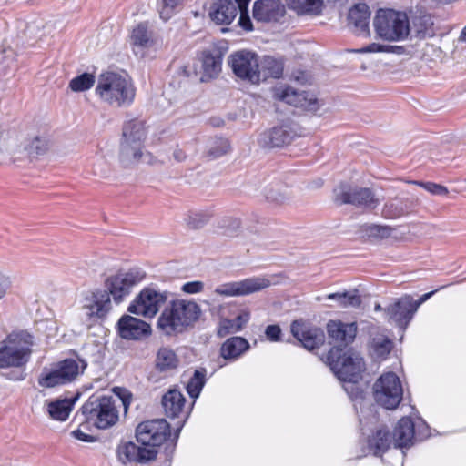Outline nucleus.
<instances>
[{"mask_svg": "<svg viewBox=\"0 0 466 466\" xmlns=\"http://www.w3.org/2000/svg\"><path fill=\"white\" fill-rule=\"evenodd\" d=\"M201 313L200 306L192 299H173L158 317L157 329L167 336L182 333L199 319Z\"/></svg>", "mask_w": 466, "mask_h": 466, "instance_id": "f257e3e1", "label": "nucleus"}, {"mask_svg": "<svg viewBox=\"0 0 466 466\" xmlns=\"http://www.w3.org/2000/svg\"><path fill=\"white\" fill-rule=\"evenodd\" d=\"M95 91L104 103L116 107L129 106L136 96V88L131 78L116 72L101 74Z\"/></svg>", "mask_w": 466, "mask_h": 466, "instance_id": "f03ea898", "label": "nucleus"}, {"mask_svg": "<svg viewBox=\"0 0 466 466\" xmlns=\"http://www.w3.org/2000/svg\"><path fill=\"white\" fill-rule=\"evenodd\" d=\"M127 409L126 400L110 395H92L81 408L86 421L97 429L106 430L115 425L119 418L117 403Z\"/></svg>", "mask_w": 466, "mask_h": 466, "instance_id": "7ed1b4c3", "label": "nucleus"}, {"mask_svg": "<svg viewBox=\"0 0 466 466\" xmlns=\"http://www.w3.org/2000/svg\"><path fill=\"white\" fill-rule=\"evenodd\" d=\"M327 362L334 375L343 382L359 380L365 369L363 358L352 349L331 348Z\"/></svg>", "mask_w": 466, "mask_h": 466, "instance_id": "20e7f679", "label": "nucleus"}, {"mask_svg": "<svg viewBox=\"0 0 466 466\" xmlns=\"http://www.w3.org/2000/svg\"><path fill=\"white\" fill-rule=\"evenodd\" d=\"M373 27L377 36L385 41H403L410 35L407 14L393 9H379L373 18Z\"/></svg>", "mask_w": 466, "mask_h": 466, "instance_id": "39448f33", "label": "nucleus"}, {"mask_svg": "<svg viewBox=\"0 0 466 466\" xmlns=\"http://www.w3.org/2000/svg\"><path fill=\"white\" fill-rule=\"evenodd\" d=\"M147 131L144 122L138 119L127 121L122 129L120 159L126 165L147 161L149 154L143 152Z\"/></svg>", "mask_w": 466, "mask_h": 466, "instance_id": "423d86ee", "label": "nucleus"}, {"mask_svg": "<svg viewBox=\"0 0 466 466\" xmlns=\"http://www.w3.org/2000/svg\"><path fill=\"white\" fill-rule=\"evenodd\" d=\"M86 360L66 359L49 370H44L38 378L43 388H53L74 381L86 368Z\"/></svg>", "mask_w": 466, "mask_h": 466, "instance_id": "0eeeda50", "label": "nucleus"}, {"mask_svg": "<svg viewBox=\"0 0 466 466\" xmlns=\"http://www.w3.org/2000/svg\"><path fill=\"white\" fill-rule=\"evenodd\" d=\"M32 339L30 334L25 332L10 336L5 344L0 347V368L25 366L31 354Z\"/></svg>", "mask_w": 466, "mask_h": 466, "instance_id": "6e6552de", "label": "nucleus"}, {"mask_svg": "<svg viewBox=\"0 0 466 466\" xmlns=\"http://www.w3.org/2000/svg\"><path fill=\"white\" fill-rule=\"evenodd\" d=\"M32 339L30 334L25 332L10 336L5 344L0 347V368L25 366L31 354Z\"/></svg>", "mask_w": 466, "mask_h": 466, "instance_id": "1a4fd4ad", "label": "nucleus"}, {"mask_svg": "<svg viewBox=\"0 0 466 466\" xmlns=\"http://www.w3.org/2000/svg\"><path fill=\"white\" fill-rule=\"evenodd\" d=\"M373 395L379 405L387 410L396 409L403 395L400 378L394 372L382 374L373 385Z\"/></svg>", "mask_w": 466, "mask_h": 466, "instance_id": "9d476101", "label": "nucleus"}, {"mask_svg": "<svg viewBox=\"0 0 466 466\" xmlns=\"http://www.w3.org/2000/svg\"><path fill=\"white\" fill-rule=\"evenodd\" d=\"M228 64L238 78L251 84L259 83V60L255 53L247 50L235 52L229 56Z\"/></svg>", "mask_w": 466, "mask_h": 466, "instance_id": "9b49d317", "label": "nucleus"}, {"mask_svg": "<svg viewBox=\"0 0 466 466\" xmlns=\"http://www.w3.org/2000/svg\"><path fill=\"white\" fill-rule=\"evenodd\" d=\"M145 274L137 268L126 272H119L107 278L106 280V290L113 297L116 304H119L127 297L132 289L142 281Z\"/></svg>", "mask_w": 466, "mask_h": 466, "instance_id": "f8f14e48", "label": "nucleus"}, {"mask_svg": "<svg viewBox=\"0 0 466 466\" xmlns=\"http://www.w3.org/2000/svg\"><path fill=\"white\" fill-rule=\"evenodd\" d=\"M170 436V426L164 420H152L141 422L136 430L137 441L146 448L161 445Z\"/></svg>", "mask_w": 466, "mask_h": 466, "instance_id": "ddd939ff", "label": "nucleus"}, {"mask_svg": "<svg viewBox=\"0 0 466 466\" xmlns=\"http://www.w3.org/2000/svg\"><path fill=\"white\" fill-rule=\"evenodd\" d=\"M167 295L151 288L143 289L128 307V311L145 318H153L165 304Z\"/></svg>", "mask_w": 466, "mask_h": 466, "instance_id": "4468645a", "label": "nucleus"}, {"mask_svg": "<svg viewBox=\"0 0 466 466\" xmlns=\"http://www.w3.org/2000/svg\"><path fill=\"white\" fill-rule=\"evenodd\" d=\"M334 199L339 204H352L354 206L373 209L379 205V200L370 188L354 187L340 185L334 190Z\"/></svg>", "mask_w": 466, "mask_h": 466, "instance_id": "2eb2a0df", "label": "nucleus"}, {"mask_svg": "<svg viewBox=\"0 0 466 466\" xmlns=\"http://www.w3.org/2000/svg\"><path fill=\"white\" fill-rule=\"evenodd\" d=\"M269 279L263 277L248 278L239 281L223 283L213 293L225 297L247 296L260 291L270 286Z\"/></svg>", "mask_w": 466, "mask_h": 466, "instance_id": "dca6fc26", "label": "nucleus"}, {"mask_svg": "<svg viewBox=\"0 0 466 466\" xmlns=\"http://www.w3.org/2000/svg\"><path fill=\"white\" fill-rule=\"evenodd\" d=\"M416 311L413 298L410 295L400 298L384 309L388 321L394 322L402 329L408 327Z\"/></svg>", "mask_w": 466, "mask_h": 466, "instance_id": "f3484780", "label": "nucleus"}, {"mask_svg": "<svg viewBox=\"0 0 466 466\" xmlns=\"http://www.w3.org/2000/svg\"><path fill=\"white\" fill-rule=\"evenodd\" d=\"M157 450L137 446L134 442L127 441L119 444L116 448L118 461L125 466L133 463H147L157 457Z\"/></svg>", "mask_w": 466, "mask_h": 466, "instance_id": "a211bd4d", "label": "nucleus"}, {"mask_svg": "<svg viewBox=\"0 0 466 466\" xmlns=\"http://www.w3.org/2000/svg\"><path fill=\"white\" fill-rule=\"evenodd\" d=\"M290 329L292 335L308 350L317 349L324 343L325 335L319 328L311 327L302 320H294Z\"/></svg>", "mask_w": 466, "mask_h": 466, "instance_id": "6ab92c4d", "label": "nucleus"}, {"mask_svg": "<svg viewBox=\"0 0 466 466\" xmlns=\"http://www.w3.org/2000/svg\"><path fill=\"white\" fill-rule=\"evenodd\" d=\"M297 136L294 127L285 124L262 132L258 137V144L268 148L282 147L290 144Z\"/></svg>", "mask_w": 466, "mask_h": 466, "instance_id": "aec40b11", "label": "nucleus"}, {"mask_svg": "<svg viewBox=\"0 0 466 466\" xmlns=\"http://www.w3.org/2000/svg\"><path fill=\"white\" fill-rule=\"evenodd\" d=\"M276 96L279 100L306 111L316 112L319 107V101L313 94L299 92L290 86L279 89Z\"/></svg>", "mask_w": 466, "mask_h": 466, "instance_id": "412c9836", "label": "nucleus"}, {"mask_svg": "<svg viewBox=\"0 0 466 466\" xmlns=\"http://www.w3.org/2000/svg\"><path fill=\"white\" fill-rule=\"evenodd\" d=\"M83 309L89 318L102 319L112 309V302L107 290L97 289L83 299Z\"/></svg>", "mask_w": 466, "mask_h": 466, "instance_id": "4be33fe9", "label": "nucleus"}, {"mask_svg": "<svg viewBox=\"0 0 466 466\" xmlns=\"http://www.w3.org/2000/svg\"><path fill=\"white\" fill-rule=\"evenodd\" d=\"M370 10L367 4L354 5L348 14V26L357 35L370 36Z\"/></svg>", "mask_w": 466, "mask_h": 466, "instance_id": "5701e85b", "label": "nucleus"}, {"mask_svg": "<svg viewBox=\"0 0 466 466\" xmlns=\"http://www.w3.org/2000/svg\"><path fill=\"white\" fill-rule=\"evenodd\" d=\"M117 325L119 335L125 339H141L151 334L148 323L129 315L123 316Z\"/></svg>", "mask_w": 466, "mask_h": 466, "instance_id": "b1692460", "label": "nucleus"}, {"mask_svg": "<svg viewBox=\"0 0 466 466\" xmlns=\"http://www.w3.org/2000/svg\"><path fill=\"white\" fill-rule=\"evenodd\" d=\"M327 331L329 339L342 349L354 341L358 327L356 322L345 323L340 320H329L327 324Z\"/></svg>", "mask_w": 466, "mask_h": 466, "instance_id": "393cba45", "label": "nucleus"}, {"mask_svg": "<svg viewBox=\"0 0 466 466\" xmlns=\"http://www.w3.org/2000/svg\"><path fill=\"white\" fill-rule=\"evenodd\" d=\"M420 432H416L415 425L411 419L404 417L400 419L393 431V445L396 448H408L413 445L417 440H422Z\"/></svg>", "mask_w": 466, "mask_h": 466, "instance_id": "a878e982", "label": "nucleus"}, {"mask_svg": "<svg viewBox=\"0 0 466 466\" xmlns=\"http://www.w3.org/2000/svg\"><path fill=\"white\" fill-rule=\"evenodd\" d=\"M285 14L279 0H257L253 5V17L261 22L279 21Z\"/></svg>", "mask_w": 466, "mask_h": 466, "instance_id": "bb28decb", "label": "nucleus"}, {"mask_svg": "<svg viewBox=\"0 0 466 466\" xmlns=\"http://www.w3.org/2000/svg\"><path fill=\"white\" fill-rule=\"evenodd\" d=\"M237 16V6L231 0H216L209 9V17L218 25H229Z\"/></svg>", "mask_w": 466, "mask_h": 466, "instance_id": "cd10ccee", "label": "nucleus"}, {"mask_svg": "<svg viewBox=\"0 0 466 466\" xmlns=\"http://www.w3.org/2000/svg\"><path fill=\"white\" fill-rule=\"evenodd\" d=\"M186 403L184 395L176 389H171L162 397V406L168 418H178Z\"/></svg>", "mask_w": 466, "mask_h": 466, "instance_id": "c85d7f7f", "label": "nucleus"}, {"mask_svg": "<svg viewBox=\"0 0 466 466\" xmlns=\"http://www.w3.org/2000/svg\"><path fill=\"white\" fill-rule=\"evenodd\" d=\"M248 341L242 337L228 339L220 348V356L227 360H236L249 350Z\"/></svg>", "mask_w": 466, "mask_h": 466, "instance_id": "c756f323", "label": "nucleus"}, {"mask_svg": "<svg viewBox=\"0 0 466 466\" xmlns=\"http://www.w3.org/2000/svg\"><path fill=\"white\" fill-rule=\"evenodd\" d=\"M222 56L218 52L215 54L205 51L202 54L203 73L200 77L201 82H207L219 74L221 71Z\"/></svg>", "mask_w": 466, "mask_h": 466, "instance_id": "7c9ffc66", "label": "nucleus"}, {"mask_svg": "<svg viewBox=\"0 0 466 466\" xmlns=\"http://www.w3.org/2000/svg\"><path fill=\"white\" fill-rule=\"evenodd\" d=\"M410 34L418 39H424L434 35L433 21L431 15H422L414 16L410 22Z\"/></svg>", "mask_w": 466, "mask_h": 466, "instance_id": "2f4dec72", "label": "nucleus"}, {"mask_svg": "<svg viewBox=\"0 0 466 466\" xmlns=\"http://www.w3.org/2000/svg\"><path fill=\"white\" fill-rule=\"evenodd\" d=\"M249 319L250 314L248 311L241 312L233 319H222L218 329V336L224 338L229 334L240 331L247 325Z\"/></svg>", "mask_w": 466, "mask_h": 466, "instance_id": "473e14b6", "label": "nucleus"}, {"mask_svg": "<svg viewBox=\"0 0 466 466\" xmlns=\"http://www.w3.org/2000/svg\"><path fill=\"white\" fill-rule=\"evenodd\" d=\"M179 364L176 353L169 348H160L156 355L155 367L161 373H168L175 370Z\"/></svg>", "mask_w": 466, "mask_h": 466, "instance_id": "72a5a7b5", "label": "nucleus"}, {"mask_svg": "<svg viewBox=\"0 0 466 466\" xmlns=\"http://www.w3.org/2000/svg\"><path fill=\"white\" fill-rule=\"evenodd\" d=\"M259 82L268 77L279 78L283 73V64L280 60L266 56L259 62Z\"/></svg>", "mask_w": 466, "mask_h": 466, "instance_id": "f704fd0d", "label": "nucleus"}, {"mask_svg": "<svg viewBox=\"0 0 466 466\" xmlns=\"http://www.w3.org/2000/svg\"><path fill=\"white\" fill-rule=\"evenodd\" d=\"M132 40L136 48H152L157 46V39L152 31H149L146 25L139 24L134 28Z\"/></svg>", "mask_w": 466, "mask_h": 466, "instance_id": "c9c22d12", "label": "nucleus"}, {"mask_svg": "<svg viewBox=\"0 0 466 466\" xmlns=\"http://www.w3.org/2000/svg\"><path fill=\"white\" fill-rule=\"evenodd\" d=\"M393 444V438L388 430L380 428L369 439V447L375 455L384 453Z\"/></svg>", "mask_w": 466, "mask_h": 466, "instance_id": "e433bc0d", "label": "nucleus"}, {"mask_svg": "<svg viewBox=\"0 0 466 466\" xmlns=\"http://www.w3.org/2000/svg\"><path fill=\"white\" fill-rule=\"evenodd\" d=\"M72 408L73 402L65 399L48 403L47 412L53 420L64 421L68 418Z\"/></svg>", "mask_w": 466, "mask_h": 466, "instance_id": "4c0bfd02", "label": "nucleus"}, {"mask_svg": "<svg viewBox=\"0 0 466 466\" xmlns=\"http://www.w3.org/2000/svg\"><path fill=\"white\" fill-rule=\"evenodd\" d=\"M329 300H335L342 308H358L361 304V298L358 290L330 293L327 296Z\"/></svg>", "mask_w": 466, "mask_h": 466, "instance_id": "58836bf2", "label": "nucleus"}, {"mask_svg": "<svg viewBox=\"0 0 466 466\" xmlns=\"http://www.w3.org/2000/svg\"><path fill=\"white\" fill-rule=\"evenodd\" d=\"M206 381V370H196L187 385L189 396L196 399L199 396Z\"/></svg>", "mask_w": 466, "mask_h": 466, "instance_id": "ea45409f", "label": "nucleus"}, {"mask_svg": "<svg viewBox=\"0 0 466 466\" xmlns=\"http://www.w3.org/2000/svg\"><path fill=\"white\" fill-rule=\"evenodd\" d=\"M289 5L299 13L319 14L322 8V0H290Z\"/></svg>", "mask_w": 466, "mask_h": 466, "instance_id": "a19ab883", "label": "nucleus"}, {"mask_svg": "<svg viewBox=\"0 0 466 466\" xmlns=\"http://www.w3.org/2000/svg\"><path fill=\"white\" fill-rule=\"evenodd\" d=\"M354 53H394L403 54L404 48L399 46L382 45L378 43H371L362 48L353 49Z\"/></svg>", "mask_w": 466, "mask_h": 466, "instance_id": "79ce46f5", "label": "nucleus"}, {"mask_svg": "<svg viewBox=\"0 0 466 466\" xmlns=\"http://www.w3.org/2000/svg\"><path fill=\"white\" fill-rule=\"evenodd\" d=\"M183 0H158L157 9L160 18L164 21L169 20L178 10Z\"/></svg>", "mask_w": 466, "mask_h": 466, "instance_id": "37998d69", "label": "nucleus"}, {"mask_svg": "<svg viewBox=\"0 0 466 466\" xmlns=\"http://www.w3.org/2000/svg\"><path fill=\"white\" fill-rule=\"evenodd\" d=\"M95 84V76L89 73H83L69 82V87L74 92H84L90 89Z\"/></svg>", "mask_w": 466, "mask_h": 466, "instance_id": "c03bdc74", "label": "nucleus"}, {"mask_svg": "<svg viewBox=\"0 0 466 466\" xmlns=\"http://www.w3.org/2000/svg\"><path fill=\"white\" fill-rule=\"evenodd\" d=\"M371 347L377 357L383 358L391 350L392 343L385 335H380L372 339Z\"/></svg>", "mask_w": 466, "mask_h": 466, "instance_id": "a18cd8bd", "label": "nucleus"}, {"mask_svg": "<svg viewBox=\"0 0 466 466\" xmlns=\"http://www.w3.org/2000/svg\"><path fill=\"white\" fill-rule=\"evenodd\" d=\"M211 217L209 211H192L187 216V223L193 228H199L206 225Z\"/></svg>", "mask_w": 466, "mask_h": 466, "instance_id": "49530a36", "label": "nucleus"}, {"mask_svg": "<svg viewBox=\"0 0 466 466\" xmlns=\"http://www.w3.org/2000/svg\"><path fill=\"white\" fill-rule=\"evenodd\" d=\"M343 388L348 393L354 406L357 409V404H360L364 400V390L358 385V380L353 382H344Z\"/></svg>", "mask_w": 466, "mask_h": 466, "instance_id": "de8ad7c7", "label": "nucleus"}, {"mask_svg": "<svg viewBox=\"0 0 466 466\" xmlns=\"http://www.w3.org/2000/svg\"><path fill=\"white\" fill-rule=\"evenodd\" d=\"M364 231L369 238H387L391 235L393 229L388 226L371 224L365 226Z\"/></svg>", "mask_w": 466, "mask_h": 466, "instance_id": "09e8293b", "label": "nucleus"}, {"mask_svg": "<svg viewBox=\"0 0 466 466\" xmlns=\"http://www.w3.org/2000/svg\"><path fill=\"white\" fill-rule=\"evenodd\" d=\"M443 52L441 47L431 44H425L421 51V58L426 62L441 61Z\"/></svg>", "mask_w": 466, "mask_h": 466, "instance_id": "8fccbe9b", "label": "nucleus"}, {"mask_svg": "<svg viewBox=\"0 0 466 466\" xmlns=\"http://www.w3.org/2000/svg\"><path fill=\"white\" fill-rule=\"evenodd\" d=\"M404 214V209L399 201L386 203L382 209V215L386 218H397Z\"/></svg>", "mask_w": 466, "mask_h": 466, "instance_id": "3c124183", "label": "nucleus"}, {"mask_svg": "<svg viewBox=\"0 0 466 466\" xmlns=\"http://www.w3.org/2000/svg\"><path fill=\"white\" fill-rule=\"evenodd\" d=\"M229 148L230 145L228 139L218 138L214 142V146L208 149V155L217 158L228 153Z\"/></svg>", "mask_w": 466, "mask_h": 466, "instance_id": "603ef678", "label": "nucleus"}, {"mask_svg": "<svg viewBox=\"0 0 466 466\" xmlns=\"http://www.w3.org/2000/svg\"><path fill=\"white\" fill-rule=\"evenodd\" d=\"M412 183L423 187L432 195L446 196L449 193V190L446 187L433 182L413 181Z\"/></svg>", "mask_w": 466, "mask_h": 466, "instance_id": "864d4df0", "label": "nucleus"}, {"mask_svg": "<svg viewBox=\"0 0 466 466\" xmlns=\"http://www.w3.org/2000/svg\"><path fill=\"white\" fill-rule=\"evenodd\" d=\"M204 283L199 280L190 281L183 284L181 290L187 294H197L203 290Z\"/></svg>", "mask_w": 466, "mask_h": 466, "instance_id": "5fc2aeb1", "label": "nucleus"}, {"mask_svg": "<svg viewBox=\"0 0 466 466\" xmlns=\"http://www.w3.org/2000/svg\"><path fill=\"white\" fill-rule=\"evenodd\" d=\"M265 335L270 341L277 342L280 340L281 329L279 325H268L266 328Z\"/></svg>", "mask_w": 466, "mask_h": 466, "instance_id": "6e6d98bb", "label": "nucleus"}, {"mask_svg": "<svg viewBox=\"0 0 466 466\" xmlns=\"http://www.w3.org/2000/svg\"><path fill=\"white\" fill-rule=\"evenodd\" d=\"M267 198L271 201H275L277 203L282 204L290 198L289 195L287 192V188L282 193L276 194L274 191H270Z\"/></svg>", "mask_w": 466, "mask_h": 466, "instance_id": "4d7b16f0", "label": "nucleus"}, {"mask_svg": "<svg viewBox=\"0 0 466 466\" xmlns=\"http://www.w3.org/2000/svg\"><path fill=\"white\" fill-rule=\"evenodd\" d=\"M11 287V279L8 276L0 272V299L5 297Z\"/></svg>", "mask_w": 466, "mask_h": 466, "instance_id": "13d9d810", "label": "nucleus"}, {"mask_svg": "<svg viewBox=\"0 0 466 466\" xmlns=\"http://www.w3.org/2000/svg\"><path fill=\"white\" fill-rule=\"evenodd\" d=\"M239 20L238 24L239 25L245 30V31H251L253 29L252 22L250 20V17L248 15V12L239 13Z\"/></svg>", "mask_w": 466, "mask_h": 466, "instance_id": "bf43d9fd", "label": "nucleus"}, {"mask_svg": "<svg viewBox=\"0 0 466 466\" xmlns=\"http://www.w3.org/2000/svg\"><path fill=\"white\" fill-rule=\"evenodd\" d=\"M31 147L37 154H43L47 149V142L45 139L35 137L31 144Z\"/></svg>", "mask_w": 466, "mask_h": 466, "instance_id": "052dcab7", "label": "nucleus"}, {"mask_svg": "<svg viewBox=\"0 0 466 466\" xmlns=\"http://www.w3.org/2000/svg\"><path fill=\"white\" fill-rule=\"evenodd\" d=\"M72 435L76 439L85 441V442H93L96 440L94 436L85 433L80 429L73 431Z\"/></svg>", "mask_w": 466, "mask_h": 466, "instance_id": "680f3d73", "label": "nucleus"}, {"mask_svg": "<svg viewBox=\"0 0 466 466\" xmlns=\"http://www.w3.org/2000/svg\"><path fill=\"white\" fill-rule=\"evenodd\" d=\"M26 373L24 370H18L15 371H10L6 374V378L11 380H23L25 379Z\"/></svg>", "mask_w": 466, "mask_h": 466, "instance_id": "e2e57ef3", "label": "nucleus"}, {"mask_svg": "<svg viewBox=\"0 0 466 466\" xmlns=\"http://www.w3.org/2000/svg\"><path fill=\"white\" fill-rule=\"evenodd\" d=\"M436 290H432L431 292H428V293H425L423 294L418 300H414L413 299V306H415L416 308V310H418L419 307L424 303L425 301H427L436 291Z\"/></svg>", "mask_w": 466, "mask_h": 466, "instance_id": "0e129e2a", "label": "nucleus"}, {"mask_svg": "<svg viewBox=\"0 0 466 466\" xmlns=\"http://www.w3.org/2000/svg\"><path fill=\"white\" fill-rule=\"evenodd\" d=\"M251 0H236L237 11L239 13L248 12V6Z\"/></svg>", "mask_w": 466, "mask_h": 466, "instance_id": "69168bd1", "label": "nucleus"}, {"mask_svg": "<svg viewBox=\"0 0 466 466\" xmlns=\"http://www.w3.org/2000/svg\"><path fill=\"white\" fill-rule=\"evenodd\" d=\"M173 157L178 162H181L186 159V155H185L184 151L179 148H177L174 150Z\"/></svg>", "mask_w": 466, "mask_h": 466, "instance_id": "338daca9", "label": "nucleus"}, {"mask_svg": "<svg viewBox=\"0 0 466 466\" xmlns=\"http://www.w3.org/2000/svg\"><path fill=\"white\" fill-rule=\"evenodd\" d=\"M458 42L465 43L466 44V25L462 28L461 31V34L458 37Z\"/></svg>", "mask_w": 466, "mask_h": 466, "instance_id": "774afa93", "label": "nucleus"}]
</instances>
